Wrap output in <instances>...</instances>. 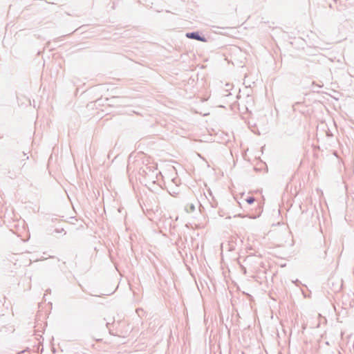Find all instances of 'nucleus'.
<instances>
[{
  "mask_svg": "<svg viewBox=\"0 0 354 354\" xmlns=\"http://www.w3.org/2000/svg\"><path fill=\"white\" fill-rule=\"evenodd\" d=\"M187 37L188 38H191V39H195L196 40H198V41H205V39L201 37H200L197 33L196 32H191V33H187Z\"/></svg>",
  "mask_w": 354,
  "mask_h": 354,
  "instance_id": "obj_1",
  "label": "nucleus"
},
{
  "mask_svg": "<svg viewBox=\"0 0 354 354\" xmlns=\"http://www.w3.org/2000/svg\"><path fill=\"white\" fill-rule=\"evenodd\" d=\"M244 200L248 203L251 204L254 201V198L252 196H248Z\"/></svg>",
  "mask_w": 354,
  "mask_h": 354,
  "instance_id": "obj_2",
  "label": "nucleus"
}]
</instances>
